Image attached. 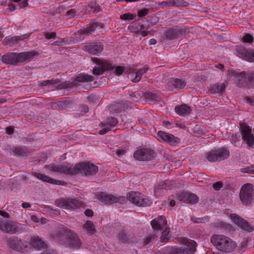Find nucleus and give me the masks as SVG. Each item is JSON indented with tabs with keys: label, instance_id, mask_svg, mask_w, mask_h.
Returning a JSON list of instances; mask_svg holds the SVG:
<instances>
[{
	"label": "nucleus",
	"instance_id": "1",
	"mask_svg": "<svg viewBox=\"0 0 254 254\" xmlns=\"http://www.w3.org/2000/svg\"><path fill=\"white\" fill-rule=\"evenodd\" d=\"M211 242L218 251L226 253L234 252L237 245L235 241L224 235H213Z\"/></svg>",
	"mask_w": 254,
	"mask_h": 254
},
{
	"label": "nucleus",
	"instance_id": "2",
	"mask_svg": "<svg viewBox=\"0 0 254 254\" xmlns=\"http://www.w3.org/2000/svg\"><path fill=\"white\" fill-rule=\"evenodd\" d=\"M92 61L98 65V66L93 69L94 75H100L105 70H114L116 75H120L124 71V68L123 66H118L115 68L108 61L104 59L93 58Z\"/></svg>",
	"mask_w": 254,
	"mask_h": 254
},
{
	"label": "nucleus",
	"instance_id": "3",
	"mask_svg": "<svg viewBox=\"0 0 254 254\" xmlns=\"http://www.w3.org/2000/svg\"><path fill=\"white\" fill-rule=\"evenodd\" d=\"M228 71L229 79L240 86H247L249 88L254 86V73L246 75L245 72L238 73L233 70Z\"/></svg>",
	"mask_w": 254,
	"mask_h": 254
},
{
	"label": "nucleus",
	"instance_id": "4",
	"mask_svg": "<svg viewBox=\"0 0 254 254\" xmlns=\"http://www.w3.org/2000/svg\"><path fill=\"white\" fill-rule=\"evenodd\" d=\"M34 52L20 53H11L3 55L2 61L6 64H13L17 63L30 61L35 56Z\"/></svg>",
	"mask_w": 254,
	"mask_h": 254
},
{
	"label": "nucleus",
	"instance_id": "5",
	"mask_svg": "<svg viewBox=\"0 0 254 254\" xmlns=\"http://www.w3.org/2000/svg\"><path fill=\"white\" fill-rule=\"evenodd\" d=\"M97 166L88 162H83L72 166L73 175L78 173L85 176L93 175L98 171Z\"/></svg>",
	"mask_w": 254,
	"mask_h": 254
},
{
	"label": "nucleus",
	"instance_id": "6",
	"mask_svg": "<svg viewBox=\"0 0 254 254\" xmlns=\"http://www.w3.org/2000/svg\"><path fill=\"white\" fill-rule=\"evenodd\" d=\"M240 198L242 203L248 205L254 201V190L253 186L251 184H247L242 186L240 192Z\"/></svg>",
	"mask_w": 254,
	"mask_h": 254
},
{
	"label": "nucleus",
	"instance_id": "7",
	"mask_svg": "<svg viewBox=\"0 0 254 254\" xmlns=\"http://www.w3.org/2000/svg\"><path fill=\"white\" fill-rule=\"evenodd\" d=\"M55 204L59 207L67 209H74L84 206L81 200L76 199L60 198L56 201Z\"/></svg>",
	"mask_w": 254,
	"mask_h": 254
},
{
	"label": "nucleus",
	"instance_id": "8",
	"mask_svg": "<svg viewBox=\"0 0 254 254\" xmlns=\"http://www.w3.org/2000/svg\"><path fill=\"white\" fill-rule=\"evenodd\" d=\"M229 156V150L226 148H220L217 150H212L209 152L206 158L209 161L215 162L218 160H224Z\"/></svg>",
	"mask_w": 254,
	"mask_h": 254
},
{
	"label": "nucleus",
	"instance_id": "9",
	"mask_svg": "<svg viewBox=\"0 0 254 254\" xmlns=\"http://www.w3.org/2000/svg\"><path fill=\"white\" fill-rule=\"evenodd\" d=\"M7 245L9 247L14 250L23 252L28 251V244L26 242L22 241L17 237H9L6 240Z\"/></svg>",
	"mask_w": 254,
	"mask_h": 254
},
{
	"label": "nucleus",
	"instance_id": "10",
	"mask_svg": "<svg viewBox=\"0 0 254 254\" xmlns=\"http://www.w3.org/2000/svg\"><path fill=\"white\" fill-rule=\"evenodd\" d=\"M127 197L130 202L138 206H146L152 203L151 200L144 198L143 194L138 192L129 193Z\"/></svg>",
	"mask_w": 254,
	"mask_h": 254
},
{
	"label": "nucleus",
	"instance_id": "11",
	"mask_svg": "<svg viewBox=\"0 0 254 254\" xmlns=\"http://www.w3.org/2000/svg\"><path fill=\"white\" fill-rule=\"evenodd\" d=\"M156 138L160 142H166L173 146H178L181 142L179 137L163 131L158 132Z\"/></svg>",
	"mask_w": 254,
	"mask_h": 254
},
{
	"label": "nucleus",
	"instance_id": "12",
	"mask_svg": "<svg viewBox=\"0 0 254 254\" xmlns=\"http://www.w3.org/2000/svg\"><path fill=\"white\" fill-rule=\"evenodd\" d=\"M240 131L243 141L249 147H253L254 144V136L251 132L250 127L246 123H241Z\"/></svg>",
	"mask_w": 254,
	"mask_h": 254
},
{
	"label": "nucleus",
	"instance_id": "13",
	"mask_svg": "<svg viewBox=\"0 0 254 254\" xmlns=\"http://www.w3.org/2000/svg\"><path fill=\"white\" fill-rule=\"evenodd\" d=\"M19 225L18 223L12 221L0 219V230L5 233H16L19 230Z\"/></svg>",
	"mask_w": 254,
	"mask_h": 254
},
{
	"label": "nucleus",
	"instance_id": "14",
	"mask_svg": "<svg viewBox=\"0 0 254 254\" xmlns=\"http://www.w3.org/2000/svg\"><path fill=\"white\" fill-rule=\"evenodd\" d=\"M46 168L51 171L65 174L73 175L74 173L72 170V165L67 163L62 165L52 163L46 166Z\"/></svg>",
	"mask_w": 254,
	"mask_h": 254
},
{
	"label": "nucleus",
	"instance_id": "15",
	"mask_svg": "<svg viewBox=\"0 0 254 254\" xmlns=\"http://www.w3.org/2000/svg\"><path fill=\"white\" fill-rule=\"evenodd\" d=\"M173 188V181L166 180L160 182L154 188V194L160 197L166 194L167 190Z\"/></svg>",
	"mask_w": 254,
	"mask_h": 254
},
{
	"label": "nucleus",
	"instance_id": "16",
	"mask_svg": "<svg viewBox=\"0 0 254 254\" xmlns=\"http://www.w3.org/2000/svg\"><path fill=\"white\" fill-rule=\"evenodd\" d=\"M155 155L154 151L149 148H141L137 150L134 153V157L139 161H147L152 159Z\"/></svg>",
	"mask_w": 254,
	"mask_h": 254
},
{
	"label": "nucleus",
	"instance_id": "17",
	"mask_svg": "<svg viewBox=\"0 0 254 254\" xmlns=\"http://www.w3.org/2000/svg\"><path fill=\"white\" fill-rule=\"evenodd\" d=\"M182 243L187 247L181 248L173 251L171 254H191V252L195 249L196 243L194 241L188 239H183Z\"/></svg>",
	"mask_w": 254,
	"mask_h": 254
},
{
	"label": "nucleus",
	"instance_id": "18",
	"mask_svg": "<svg viewBox=\"0 0 254 254\" xmlns=\"http://www.w3.org/2000/svg\"><path fill=\"white\" fill-rule=\"evenodd\" d=\"M71 233V230L66 228L61 227V230L55 231L51 235L53 240L60 244H64L67 239V235Z\"/></svg>",
	"mask_w": 254,
	"mask_h": 254
},
{
	"label": "nucleus",
	"instance_id": "19",
	"mask_svg": "<svg viewBox=\"0 0 254 254\" xmlns=\"http://www.w3.org/2000/svg\"><path fill=\"white\" fill-rule=\"evenodd\" d=\"M237 55L246 61L254 62V51L252 49H246L242 46L237 48Z\"/></svg>",
	"mask_w": 254,
	"mask_h": 254
},
{
	"label": "nucleus",
	"instance_id": "20",
	"mask_svg": "<svg viewBox=\"0 0 254 254\" xmlns=\"http://www.w3.org/2000/svg\"><path fill=\"white\" fill-rule=\"evenodd\" d=\"M230 218L236 225L241 229L248 232H251L253 231V227L249 224V223L237 214H231Z\"/></svg>",
	"mask_w": 254,
	"mask_h": 254
},
{
	"label": "nucleus",
	"instance_id": "21",
	"mask_svg": "<svg viewBox=\"0 0 254 254\" xmlns=\"http://www.w3.org/2000/svg\"><path fill=\"white\" fill-rule=\"evenodd\" d=\"M118 120L114 117L108 118L107 120L102 124V129L99 131V134L103 135L106 133L114 130V127L118 124Z\"/></svg>",
	"mask_w": 254,
	"mask_h": 254
},
{
	"label": "nucleus",
	"instance_id": "22",
	"mask_svg": "<svg viewBox=\"0 0 254 254\" xmlns=\"http://www.w3.org/2000/svg\"><path fill=\"white\" fill-rule=\"evenodd\" d=\"M98 198L99 200L106 204H111L115 202H118L119 201V199L125 200L124 197L118 198L113 195L107 194L105 192L100 193L98 195Z\"/></svg>",
	"mask_w": 254,
	"mask_h": 254
},
{
	"label": "nucleus",
	"instance_id": "23",
	"mask_svg": "<svg viewBox=\"0 0 254 254\" xmlns=\"http://www.w3.org/2000/svg\"><path fill=\"white\" fill-rule=\"evenodd\" d=\"M166 224V218L163 216H160L151 222L152 227L155 231L161 230L164 227L165 228Z\"/></svg>",
	"mask_w": 254,
	"mask_h": 254
},
{
	"label": "nucleus",
	"instance_id": "24",
	"mask_svg": "<svg viewBox=\"0 0 254 254\" xmlns=\"http://www.w3.org/2000/svg\"><path fill=\"white\" fill-rule=\"evenodd\" d=\"M84 50L92 55H98L103 50V46L101 44H89L84 47Z\"/></svg>",
	"mask_w": 254,
	"mask_h": 254
},
{
	"label": "nucleus",
	"instance_id": "25",
	"mask_svg": "<svg viewBox=\"0 0 254 254\" xmlns=\"http://www.w3.org/2000/svg\"><path fill=\"white\" fill-rule=\"evenodd\" d=\"M30 244L33 248L39 250L43 248H46V244L45 242L39 237L37 236H34L31 238Z\"/></svg>",
	"mask_w": 254,
	"mask_h": 254
},
{
	"label": "nucleus",
	"instance_id": "26",
	"mask_svg": "<svg viewBox=\"0 0 254 254\" xmlns=\"http://www.w3.org/2000/svg\"><path fill=\"white\" fill-rule=\"evenodd\" d=\"M69 246L74 249H79L82 245L81 240L77 235L71 231L69 233Z\"/></svg>",
	"mask_w": 254,
	"mask_h": 254
},
{
	"label": "nucleus",
	"instance_id": "27",
	"mask_svg": "<svg viewBox=\"0 0 254 254\" xmlns=\"http://www.w3.org/2000/svg\"><path fill=\"white\" fill-rule=\"evenodd\" d=\"M148 68L144 67L138 70L136 72L129 74L128 77L133 82H138L141 78L142 75L147 72Z\"/></svg>",
	"mask_w": 254,
	"mask_h": 254
},
{
	"label": "nucleus",
	"instance_id": "28",
	"mask_svg": "<svg viewBox=\"0 0 254 254\" xmlns=\"http://www.w3.org/2000/svg\"><path fill=\"white\" fill-rule=\"evenodd\" d=\"M183 197L182 200L190 204H195L198 201L197 196L194 194L185 192L183 193Z\"/></svg>",
	"mask_w": 254,
	"mask_h": 254
},
{
	"label": "nucleus",
	"instance_id": "29",
	"mask_svg": "<svg viewBox=\"0 0 254 254\" xmlns=\"http://www.w3.org/2000/svg\"><path fill=\"white\" fill-rule=\"evenodd\" d=\"M29 34H24L19 36L6 37L4 39V42L6 44L9 45V46H11L20 40H22L24 39L27 38L29 37Z\"/></svg>",
	"mask_w": 254,
	"mask_h": 254
},
{
	"label": "nucleus",
	"instance_id": "30",
	"mask_svg": "<svg viewBox=\"0 0 254 254\" xmlns=\"http://www.w3.org/2000/svg\"><path fill=\"white\" fill-rule=\"evenodd\" d=\"M191 111L190 107L186 104H183L175 107L176 112L181 116L188 115L190 113Z\"/></svg>",
	"mask_w": 254,
	"mask_h": 254
},
{
	"label": "nucleus",
	"instance_id": "31",
	"mask_svg": "<svg viewBox=\"0 0 254 254\" xmlns=\"http://www.w3.org/2000/svg\"><path fill=\"white\" fill-rule=\"evenodd\" d=\"M35 177H36L38 179L46 182H48L49 183L59 185L60 184V181H57L54 179H53L45 175L40 174V173H36L35 174Z\"/></svg>",
	"mask_w": 254,
	"mask_h": 254
},
{
	"label": "nucleus",
	"instance_id": "32",
	"mask_svg": "<svg viewBox=\"0 0 254 254\" xmlns=\"http://www.w3.org/2000/svg\"><path fill=\"white\" fill-rule=\"evenodd\" d=\"M111 110H114L115 113H120L127 109V105L123 102L117 103L110 107Z\"/></svg>",
	"mask_w": 254,
	"mask_h": 254
},
{
	"label": "nucleus",
	"instance_id": "33",
	"mask_svg": "<svg viewBox=\"0 0 254 254\" xmlns=\"http://www.w3.org/2000/svg\"><path fill=\"white\" fill-rule=\"evenodd\" d=\"M225 89L224 83H216L210 87V91L212 93H219L222 92Z\"/></svg>",
	"mask_w": 254,
	"mask_h": 254
},
{
	"label": "nucleus",
	"instance_id": "34",
	"mask_svg": "<svg viewBox=\"0 0 254 254\" xmlns=\"http://www.w3.org/2000/svg\"><path fill=\"white\" fill-rule=\"evenodd\" d=\"M83 228L90 234H93L95 232V227L91 221H87L83 225Z\"/></svg>",
	"mask_w": 254,
	"mask_h": 254
},
{
	"label": "nucleus",
	"instance_id": "35",
	"mask_svg": "<svg viewBox=\"0 0 254 254\" xmlns=\"http://www.w3.org/2000/svg\"><path fill=\"white\" fill-rule=\"evenodd\" d=\"M171 83L174 85L175 88L179 89L184 88L186 85V83L184 81L178 78L172 80Z\"/></svg>",
	"mask_w": 254,
	"mask_h": 254
},
{
	"label": "nucleus",
	"instance_id": "36",
	"mask_svg": "<svg viewBox=\"0 0 254 254\" xmlns=\"http://www.w3.org/2000/svg\"><path fill=\"white\" fill-rule=\"evenodd\" d=\"M12 152L17 155L24 156L27 155L28 151L24 148L15 147L12 149Z\"/></svg>",
	"mask_w": 254,
	"mask_h": 254
},
{
	"label": "nucleus",
	"instance_id": "37",
	"mask_svg": "<svg viewBox=\"0 0 254 254\" xmlns=\"http://www.w3.org/2000/svg\"><path fill=\"white\" fill-rule=\"evenodd\" d=\"M97 26L96 22L91 23L88 27L81 29L80 32L82 34H87L94 31Z\"/></svg>",
	"mask_w": 254,
	"mask_h": 254
},
{
	"label": "nucleus",
	"instance_id": "38",
	"mask_svg": "<svg viewBox=\"0 0 254 254\" xmlns=\"http://www.w3.org/2000/svg\"><path fill=\"white\" fill-rule=\"evenodd\" d=\"M179 32L177 29H169L166 31L165 33L166 37L170 39H174L179 36Z\"/></svg>",
	"mask_w": 254,
	"mask_h": 254
},
{
	"label": "nucleus",
	"instance_id": "39",
	"mask_svg": "<svg viewBox=\"0 0 254 254\" xmlns=\"http://www.w3.org/2000/svg\"><path fill=\"white\" fill-rule=\"evenodd\" d=\"M94 80L93 77L92 75H89L85 74H81L76 77L75 80L77 82H87L91 81Z\"/></svg>",
	"mask_w": 254,
	"mask_h": 254
},
{
	"label": "nucleus",
	"instance_id": "40",
	"mask_svg": "<svg viewBox=\"0 0 254 254\" xmlns=\"http://www.w3.org/2000/svg\"><path fill=\"white\" fill-rule=\"evenodd\" d=\"M119 239L122 243L132 242L129 236L127 235L125 232L123 231L119 234Z\"/></svg>",
	"mask_w": 254,
	"mask_h": 254
},
{
	"label": "nucleus",
	"instance_id": "41",
	"mask_svg": "<svg viewBox=\"0 0 254 254\" xmlns=\"http://www.w3.org/2000/svg\"><path fill=\"white\" fill-rule=\"evenodd\" d=\"M171 238V235L170 234V231L168 230V228L165 227V229L162 232V235L161 238V241L162 242H166Z\"/></svg>",
	"mask_w": 254,
	"mask_h": 254
},
{
	"label": "nucleus",
	"instance_id": "42",
	"mask_svg": "<svg viewBox=\"0 0 254 254\" xmlns=\"http://www.w3.org/2000/svg\"><path fill=\"white\" fill-rule=\"evenodd\" d=\"M135 16V14H133L130 13H126L121 15L120 18L124 20H133Z\"/></svg>",
	"mask_w": 254,
	"mask_h": 254
},
{
	"label": "nucleus",
	"instance_id": "43",
	"mask_svg": "<svg viewBox=\"0 0 254 254\" xmlns=\"http://www.w3.org/2000/svg\"><path fill=\"white\" fill-rule=\"evenodd\" d=\"M215 226L218 228H224L226 230H228L231 227V225L229 224H226L224 222L219 221L215 223Z\"/></svg>",
	"mask_w": 254,
	"mask_h": 254
},
{
	"label": "nucleus",
	"instance_id": "44",
	"mask_svg": "<svg viewBox=\"0 0 254 254\" xmlns=\"http://www.w3.org/2000/svg\"><path fill=\"white\" fill-rule=\"evenodd\" d=\"M243 42L247 43H252L253 42V37L249 34H245L242 39Z\"/></svg>",
	"mask_w": 254,
	"mask_h": 254
},
{
	"label": "nucleus",
	"instance_id": "45",
	"mask_svg": "<svg viewBox=\"0 0 254 254\" xmlns=\"http://www.w3.org/2000/svg\"><path fill=\"white\" fill-rule=\"evenodd\" d=\"M59 80H57V79L48 80L43 81L42 82V84L43 86H47L48 84L54 85L55 84L58 83L59 82Z\"/></svg>",
	"mask_w": 254,
	"mask_h": 254
},
{
	"label": "nucleus",
	"instance_id": "46",
	"mask_svg": "<svg viewBox=\"0 0 254 254\" xmlns=\"http://www.w3.org/2000/svg\"><path fill=\"white\" fill-rule=\"evenodd\" d=\"M245 101L250 105L254 106V95L251 96H246Z\"/></svg>",
	"mask_w": 254,
	"mask_h": 254
},
{
	"label": "nucleus",
	"instance_id": "47",
	"mask_svg": "<svg viewBox=\"0 0 254 254\" xmlns=\"http://www.w3.org/2000/svg\"><path fill=\"white\" fill-rule=\"evenodd\" d=\"M149 12V9L144 8L138 11L137 15L139 17H142L146 15Z\"/></svg>",
	"mask_w": 254,
	"mask_h": 254
},
{
	"label": "nucleus",
	"instance_id": "48",
	"mask_svg": "<svg viewBox=\"0 0 254 254\" xmlns=\"http://www.w3.org/2000/svg\"><path fill=\"white\" fill-rule=\"evenodd\" d=\"M44 34L45 38L47 39H53L56 36V33L55 32H45Z\"/></svg>",
	"mask_w": 254,
	"mask_h": 254
},
{
	"label": "nucleus",
	"instance_id": "49",
	"mask_svg": "<svg viewBox=\"0 0 254 254\" xmlns=\"http://www.w3.org/2000/svg\"><path fill=\"white\" fill-rule=\"evenodd\" d=\"M89 6L91 9H93L94 11L99 12L100 11V6L98 5H96L95 3H91Z\"/></svg>",
	"mask_w": 254,
	"mask_h": 254
},
{
	"label": "nucleus",
	"instance_id": "50",
	"mask_svg": "<svg viewBox=\"0 0 254 254\" xmlns=\"http://www.w3.org/2000/svg\"><path fill=\"white\" fill-rule=\"evenodd\" d=\"M230 140L232 143L235 144L239 141V137L237 134H232L231 136Z\"/></svg>",
	"mask_w": 254,
	"mask_h": 254
},
{
	"label": "nucleus",
	"instance_id": "51",
	"mask_svg": "<svg viewBox=\"0 0 254 254\" xmlns=\"http://www.w3.org/2000/svg\"><path fill=\"white\" fill-rule=\"evenodd\" d=\"M154 31H144V30H140L139 33V34L143 37H145L148 35H150L152 33V32H154Z\"/></svg>",
	"mask_w": 254,
	"mask_h": 254
},
{
	"label": "nucleus",
	"instance_id": "52",
	"mask_svg": "<svg viewBox=\"0 0 254 254\" xmlns=\"http://www.w3.org/2000/svg\"><path fill=\"white\" fill-rule=\"evenodd\" d=\"M222 187V183L221 182H217L214 183L213 185V187L215 190H220Z\"/></svg>",
	"mask_w": 254,
	"mask_h": 254
},
{
	"label": "nucleus",
	"instance_id": "53",
	"mask_svg": "<svg viewBox=\"0 0 254 254\" xmlns=\"http://www.w3.org/2000/svg\"><path fill=\"white\" fill-rule=\"evenodd\" d=\"M125 152H126V150L122 147L119 148L118 149H117L116 151V154L118 156L124 155Z\"/></svg>",
	"mask_w": 254,
	"mask_h": 254
},
{
	"label": "nucleus",
	"instance_id": "54",
	"mask_svg": "<svg viewBox=\"0 0 254 254\" xmlns=\"http://www.w3.org/2000/svg\"><path fill=\"white\" fill-rule=\"evenodd\" d=\"M28 5V1L26 0H23L21 2L19 3V6L20 8H23L27 7Z\"/></svg>",
	"mask_w": 254,
	"mask_h": 254
},
{
	"label": "nucleus",
	"instance_id": "55",
	"mask_svg": "<svg viewBox=\"0 0 254 254\" xmlns=\"http://www.w3.org/2000/svg\"><path fill=\"white\" fill-rule=\"evenodd\" d=\"M252 171H253L252 166L251 167H247L246 168L242 169V172L243 173H250L251 174H252Z\"/></svg>",
	"mask_w": 254,
	"mask_h": 254
},
{
	"label": "nucleus",
	"instance_id": "56",
	"mask_svg": "<svg viewBox=\"0 0 254 254\" xmlns=\"http://www.w3.org/2000/svg\"><path fill=\"white\" fill-rule=\"evenodd\" d=\"M15 5L13 3H9L8 4V8L6 9V11H13L15 9Z\"/></svg>",
	"mask_w": 254,
	"mask_h": 254
},
{
	"label": "nucleus",
	"instance_id": "57",
	"mask_svg": "<svg viewBox=\"0 0 254 254\" xmlns=\"http://www.w3.org/2000/svg\"><path fill=\"white\" fill-rule=\"evenodd\" d=\"M154 235L147 237L145 240V244L147 245L153 239H154Z\"/></svg>",
	"mask_w": 254,
	"mask_h": 254
},
{
	"label": "nucleus",
	"instance_id": "58",
	"mask_svg": "<svg viewBox=\"0 0 254 254\" xmlns=\"http://www.w3.org/2000/svg\"><path fill=\"white\" fill-rule=\"evenodd\" d=\"M6 131L7 134H11L13 133V132L14 131V129L12 127H6Z\"/></svg>",
	"mask_w": 254,
	"mask_h": 254
},
{
	"label": "nucleus",
	"instance_id": "59",
	"mask_svg": "<svg viewBox=\"0 0 254 254\" xmlns=\"http://www.w3.org/2000/svg\"><path fill=\"white\" fill-rule=\"evenodd\" d=\"M85 214L87 216H92L93 214V212L91 210L87 209L85 211Z\"/></svg>",
	"mask_w": 254,
	"mask_h": 254
},
{
	"label": "nucleus",
	"instance_id": "60",
	"mask_svg": "<svg viewBox=\"0 0 254 254\" xmlns=\"http://www.w3.org/2000/svg\"><path fill=\"white\" fill-rule=\"evenodd\" d=\"M161 6H162V7H164L166 6H168V5H171V2L170 1H168V2H166V1H164V2H162L160 3L159 4Z\"/></svg>",
	"mask_w": 254,
	"mask_h": 254
},
{
	"label": "nucleus",
	"instance_id": "61",
	"mask_svg": "<svg viewBox=\"0 0 254 254\" xmlns=\"http://www.w3.org/2000/svg\"><path fill=\"white\" fill-rule=\"evenodd\" d=\"M0 215L5 218H8L9 216L7 212L2 210H0Z\"/></svg>",
	"mask_w": 254,
	"mask_h": 254
},
{
	"label": "nucleus",
	"instance_id": "62",
	"mask_svg": "<svg viewBox=\"0 0 254 254\" xmlns=\"http://www.w3.org/2000/svg\"><path fill=\"white\" fill-rule=\"evenodd\" d=\"M163 125L165 126L167 128H172L171 124L168 121H163Z\"/></svg>",
	"mask_w": 254,
	"mask_h": 254
},
{
	"label": "nucleus",
	"instance_id": "63",
	"mask_svg": "<svg viewBox=\"0 0 254 254\" xmlns=\"http://www.w3.org/2000/svg\"><path fill=\"white\" fill-rule=\"evenodd\" d=\"M22 206L24 208H28L31 206V204L28 202H23L22 204Z\"/></svg>",
	"mask_w": 254,
	"mask_h": 254
},
{
	"label": "nucleus",
	"instance_id": "64",
	"mask_svg": "<svg viewBox=\"0 0 254 254\" xmlns=\"http://www.w3.org/2000/svg\"><path fill=\"white\" fill-rule=\"evenodd\" d=\"M149 44L151 45H155L157 43L156 40L155 39H151L149 41Z\"/></svg>",
	"mask_w": 254,
	"mask_h": 254
}]
</instances>
